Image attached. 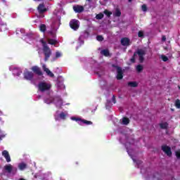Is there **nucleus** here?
Returning a JSON list of instances; mask_svg holds the SVG:
<instances>
[{
    "mask_svg": "<svg viewBox=\"0 0 180 180\" xmlns=\"http://www.w3.org/2000/svg\"><path fill=\"white\" fill-rule=\"evenodd\" d=\"M40 43L42 44L43 46V53L45 56L44 61H48L49 58H50V56H51V49H49V47L47 46V43L43 40V39H40Z\"/></svg>",
    "mask_w": 180,
    "mask_h": 180,
    "instance_id": "f257e3e1",
    "label": "nucleus"
},
{
    "mask_svg": "<svg viewBox=\"0 0 180 180\" xmlns=\"http://www.w3.org/2000/svg\"><path fill=\"white\" fill-rule=\"evenodd\" d=\"M63 12L60 11L55 10L53 12V22H55L56 25L59 27L61 25V15Z\"/></svg>",
    "mask_w": 180,
    "mask_h": 180,
    "instance_id": "f03ea898",
    "label": "nucleus"
},
{
    "mask_svg": "<svg viewBox=\"0 0 180 180\" xmlns=\"http://www.w3.org/2000/svg\"><path fill=\"white\" fill-rule=\"evenodd\" d=\"M147 53V49H137L136 52H134V56H139V63H144V56Z\"/></svg>",
    "mask_w": 180,
    "mask_h": 180,
    "instance_id": "7ed1b4c3",
    "label": "nucleus"
},
{
    "mask_svg": "<svg viewBox=\"0 0 180 180\" xmlns=\"http://www.w3.org/2000/svg\"><path fill=\"white\" fill-rule=\"evenodd\" d=\"M38 88L41 92H46V91H49L50 88H51V84L41 82L38 84Z\"/></svg>",
    "mask_w": 180,
    "mask_h": 180,
    "instance_id": "20e7f679",
    "label": "nucleus"
},
{
    "mask_svg": "<svg viewBox=\"0 0 180 180\" xmlns=\"http://www.w3.org/2000/svg\"><path fill=\"white\" fill-rule=\"evenodd\" d=\"M112 67L117 70V79H123V70H122V68L116 65H112Z\"/></svg>",
    "mask_w": 180,
    "mask_h": 180,
    "instance_id": "39448f33",
    "label": "nucleus"
},
{
    "mask_svg": "<svg viewBox=\"0 0 180 180\" xmlns=\"http://www.w3.org/2000/svg\"><path fill=\"white\" fill-rule=\"evenodd\" d=\"M71 120H74L75 122H81L82 123H84V124H86V126L93 124L92 122L88 121L86 120H82L81 117H72Z\"/></svg>",
    "mask_w": 180,
    "mask_h": 180,
    "instance_id": "423d86ee",
    "label": "nucleus"
},
{
    "mask_svg": "<svg viewBox=\"0 0 180 180\" xmlns=\"http://www.w3.org/2000/svg\"><path fill=\"white\" fill-rule=\"evenodd\" d=\"M163 153H165L168 157H172V151H171V147L163 145L161 147Z\"/></svg>",
    "mask_w": 180,
    "mask_h": 180,
    "instance_id": "0eeeda50",
    "label": "nucleus"
},
{
    "mask_svg": "<svg viewBox=\"0 0 180 180\" xmlns=\"http://www.w3.org/2000/svg\"><path fill=\"white\" fill-rule=\"evenodd\" d=\"M37 11L41 15L39 16V18H44V15L42 13H44V12L47 11V8L44 6V4H41L37 7Z\"/></svg>",
    "mask_w": 180,
    "mask_h": 180,
    "instance_id": "6e6552de",
    "label": "nucleus"
},
{
    "mask_svg": "<svg viewBox=\"0 0 180 180\" xmlns=\"http://www.w3.org/2000/svg\"><path fill=\"white\" fill-rule=\"evenodd\" d=\"M70 26L71 29H73V30H78L79 28V21L77 20H72L70 22Z\"/></svg>",
    "mask_w": 180,
    "mask_h": 180,
    "instance_id": "1a4fd4ad",
    "label": "nucleus"
},
{
    "mask_svg": "<svg viewBox=\"0 0 180 180\" xmlns=\"http://www.w3.org/2000/svg\"><path fill=\"white\" fill-rule=\"evenodd\" d=\"M34 74L32 72L27 71L24 73L25 79L28 81H32L33 79Z\"/></svg>",
    "mask_w": 180,
    "mask_h": 180,
    "instance_id": "9d476101",
    "label": "nucleus"
},
{
    "mask_svg": "<svg viewBox=\"0 0 180 180\" xmlns=\"http://www.w3.org/2000/svg\"><path fill=\"white\" fill-rule=\"evenodd\" d=\"M1 155L4 157V158L6 160V162H11V155H9V152H8V150H3L1 153Z\"/></svg>",
    "mask_w": 180,
    "mask_h": 180,
    "instance_id": "9b49d317",
    "label": "nucleus"
},
{
    "mask_svg": "<svg viewBox=\"0 0 180 180\" xmlns=\"http://www.w3.org/2000/svg\"><path fill=\"white\" fill-rule=\"evenodd\" d=\"M121 44L124 47H127L130 45V39L127 37H124L121 39Z\"/></svg>",
    "mask_w": 180,
    "mask_h": 180,
    "instance_id": "f8f14e48",
    "label": "nucleus"
},
{
    "mask_svg": "<svg viewBox=\"0 0 180 180\" xmlns=\"http://www.w3.org/2000/svg\"><path fill=\"white\" fill-rule=\"evenodd\" d=\"M73 10L76 13H81L82 12H84V6L79 5L74 6Z\"/></svg>",
    "mask_w": 180,
    "mask_h": 180,
    "instance_id": "ddd939ff",
    "label": "nucleus"
},
{
    "mask_svg": "<svg viewBox=\"0 0 180 180\" xmlns=\"http://www.w3.org/2000/svg\"><path fill=\"white\" fill-rule=\"evenodd\" d=\"M32 70L33 71V72H35V74H37V75H43V72H41L40 68L37 66H33L32 68Z\"/></svg>",
    "mask_w": 180,
    "mask_h": 180,
    "instance_id": "4468645a",
    "label": "nucleus"
},
{
    "mask_svg": "<svg viewBox=\"0 0 180 180\" xmlns=\"http://www.w3.org/2000/svg\"><path fill=\"white\" fill-rule=\"evenodd\" d=\"M42 68L44 71L46 72L47 75H49L51 78L54 77V74H53V72H51V71H50V70L46 67V65H43Z\"/></svg>",
    "mask_w": 180,
    "mask_h": 180,
    "instance_id": "2eb2a0df",
    "label": "nucleus"
},
{
    "mask_svg": "<svg viewBox=\"0 0 180 180\" xmlns=\"http://www.w3.org/2000/svg\"><path fill=\"white\" fill-rule=\"evenodd\" d=\"M53 102L56 105V106H61V105H63V100H61V98H60L59 97H55Z\"/></svg>",
    "mask_w": 180,
    "mask_h": 180,
    "instance_id": "dca6fc26",
    "label": "nucleus"
},
{
    "mask_svg": "<svg viewBox=\"0 0 180 180\" xmlns=\"http://www.w3.org/2000/svg\"><path fill=\"white\" fill-rule=\"evenodd\" d=\"M4 169L5 171H6V172H8V174L12 173V169H13V166L11 164L8 165H6L4 166Z\"/></svg>",
    "mask_w": 180,
    "mask_h": 180,
    "instance_id": "f3484780",
    "label": "nucleus"
},
{
    "mask_svg": "<svg viewBox=\"0 0 180 180\" xmlns=\"http://www.w3.org/2000/svg\"><path fill=\"white\" fill-rule=\"evenodd\" d=\"M18 168L20 171H24V169L27 168V165L25 162H21L18 165Z\"/></svg>",
    "mask_w": 180,
    "mask_h": 180,
    "instance_id": "a211bd4d",
    "label": "nucleus"
},
{
    "mask_svg": "<svg viewBox=\"0 0 180 180\" xmlns=\"http://www.w3.org/2000/svg\"><path fill=\"white\" fill-rule=\"evenodd\" d=\"M113 15L115 16V18H120V16H122V12L120 11V9L116 8Z\"/></svg>",
    "mask_w": 180,
    "mask_h": 180,
    "instance_id": "6ab92c4d",
    "label": "nucleus"
},
{
    "mask_svg": "<svg viewBox=\"0 0 180 180\" xmlns=\"http://www.w3.org/2000/svg\"><path fill=\"white\" fill-rule=\"evenodd\" d=\"M101 54L103 56H105V57H109L110 56V53H109V49H104L101 51Z\"/></svg>",
    "mask_w": 180,
    "mask_h": 180,
    "instance_id": "aec40b11",
    "label": "nucleus"
},
{
    "mask_svg": "<svg viewBox=\"0 0 180 180\" xmlns=\"http://www.w3.org/2000/svg\"><path fill=\"white\" fill-rule=\"evenodd\" d=\"M144 70V66H143V65H136V72H141L143 70Z\"/></svg>",
    "mask_w": 180,
    "mask_h": 180,
    "instance_id": "412c9836",
    "label": "nucleus"
},
{
    "mask_svg": "<svg viewBox=\"0 0 180 180\" xmlns=\"http://www.w3.org/2000/svg\"><path fill=\"white\" fill-rule=\"evenodd\" d=\"M128 86H131V88H136L139 86V84H137L136 82H128Z\"/></svg>",
    "mask_w": 180,
    "mask_h": 180,
    "instance_id": "4be33fe9",
    "label": "nucleus"
},
{
    "mask_svg": "<svg viewBox=\"0 0 180 180\" xmlns=\"http://www.w3.org/2000/svg\"><path fill=\"white\" fill-rule=\"evenodd\" d=\"M45 103H47L48 105L50 103H53L54 102V98L53 97H49L48 98H46L44 100Z\"/></svg>",
    "mask_w": 180,
    "mask_h": 180,
    "instance_id": "5701e85b",
    "label": "nucleus"
},
{
    "mask_svg": "<svg viewBox=\"0 0 180 180\" xmlns=\"http://www.w3.org/2000/svg\"><path fill=\"white\" fill-rule=\"evenodd\" d=\"M122 123L127 125L130 123V120L128 117H124L122 118Z\"/></svg>",
    "mask_w": 180,
    "mask_h": 180,
    "instance_id": "b1692460",
    "label": "nucleus"
},
{
    "mask_svg": "<svg viewBox=\"0 0 180 180\" xmlns=\"http://www.w3.org/2000/svg\"><path fill=\"white\" fill-rule=\"evenodd\" d=\"M57 87L60 88V89H65V86L64 85V84L61 82H58L57 83Z\"/></svg>",
    "mask_w": 180,
    "mask_h": 180,
    "instance_id": "393cba45",
    "label": "nucleus"
},
{
    "mask_svg": "<svg viewBox=\"0 0 180 180\" xmlns=\"http://www.w3.org/2000/svg\"><path fill=\"white\" fill-rule=\"evenodd\" d=\"M160 129H167L168 122L160 123Z\"/></svg>",
    "mask_w": 180,
    "mask_h": 180,
    "instance_id": "a878e982",
    "label": "nucleus"
},
{
    "mask_svg": "<svg viewBox=\"0 0 180 180\" xmlns=\"http://www.w3.org/2000/svg\"><path fill=\"white\" fill-rule=\"evenodd\" d=\"M39 30H40L41 32H43V33H44V32H46V25L41 24V25L39 26Z\"/></svg>",
    "mask_w": 180,
    "mask_h": 180,
    "instance_id": "bb28decb",
    "label": "nucleus"
},
{
    "mask_svg": "<svg viewBox=\"0 0 180 180\" xmlns=\"http://www.w3.org/2000/svg\"><path fill=\"white\" fill-rule=\"evenodd\" d=\"M96 18L98 20H101V19H103V13H98V15H96Z\"/></svg>",
    "mask_w": 180,
    "mask_h": 180,
    "instance_id": "cd10ccee",
    "label": "nucleus"
},
{
    "mask_svg": "<svg viewBox=\"0 0 180 180\" xmlns=\"http://www.w3.org/2000/svg\"><path fill=\"white\" fill-rule=\"evenodd\" d=\"M22 74V71L18 70H13V75H17V77H19Z\"/></svg>",
    "mask_w": 180,
    "mask_h": 180,
    "instance_id": "c85d7f7f",
    "label": "nucleus"
},
{
    "mask_svg": "<svg viewBox=\"0 0 180 180\" xmlns=\"http://www.w3.org/2000/svg\"><path fill=\"white\" fill-rule=\"evenodd\" d=\"M174 105H175V106H176V108L177 109H180V100H179V99H176V100L175 101Z\"/></svg>",
    "mask_w": 180,
    "mask_h": 180,
    "instance_id": "c756f323",
    "label": "nucleus"
},
{
    "mask_svg": "<svg viewBox=\"0 0 180 180\" xmlns=\"http://www.w3.org/2000/svg\"><path fill=\"white\" fill-rule=\"evenodd\" d=\"M104 13H105V15H106V16H108V18H110V15H112V12H110L108 10H105Z\"/></svg>",
    "mask_w": 180,
    "mask_h": 180,
    "instance_id": "7c9ffc66",
    "label": "nucleus"
},
{
    "mask_svg": "<svg viewBox=\"0 0 180 180\" xmlns=\"http://www.w3.org/2000/svg\"><path fill=\"white\" fill-rule=\"evenodd\" d=\"M48 43H49V44H57V41L56 40H55V39H49V41H48Z\"/></svg>",
    "mask_w": 180,
    "mask_h": 180,
    "instance_id": "2f4dec72",
    "label": "nucleus"
},
{
    "mask_svg": "<svg viewBox=\"0 0 180 180\" xmlns=\"http://www.w3.org/2000/svg\"><path fill=\"white\" fill-rule=\"evenodd\" d=\"M110 106H112V102H110V101H108L105 104L106 109H109V108H110Z\"/></svg>",
    "mask_w": 180,
    "mask_h": 180,
    "instance_id": "473e14b6",
    "label": "nucleus"
},
{
    "mask_svg": "<svg viewBox=\"0 0 180 180\" xmlns=\"http://www.w3.org/2000/svg\"><path fill=\"white\" fill-rule=\"evenodd\" d=\"M96 40H98V41H103V37L102 35H98Z\"/></svg>",
    "mask_w": 180,
    "mask_h": 180,
    "instance_id": "72a5a7b5",
    "label": "nucleus"
},
{
    "mask_svg": "<svg viewBox=\"0 0 180 180\" xmlns=\"http://www.w3.org/2000/svg\"><path fill=\"white\" fill-rule=\"evenodd\" d=\"M130 62L132 63V64H134V63H136V56H134V53L132 58L130 59Z\"/></svg>",
    "mask_w": 180,
    "mask_h": 180,
    "instance_id": "f704fd0d",
    "label": "nucleus"
},
{
    "mask_svg": "<svg viewBox=\"0 0 180 180\" xmlns=\"http://www.w3.org/2000/svg\"><path fill=\"white\" fill-rule=\"evenodd\" d=\"M141 9H142L143 12H147V5H146V4L142 5Z\"/></svg>",
    "mask_w": 180,
    "mask_h": 180,
    "instance_id": "c9c22d12",
    "label": "nucleus"
},
{
    "mask_svg": "<svg viewBox=\"0 0 180 180\" xmlns=\"http://www.w3.org/2000/svg\"><path fill=\"white\" fill-rule=\"evenodd\" d=\"M161 58H162V61H165V62L168 61V57L165 56V55H162Z\"/></svg>",
    "mask_w": 180,
    "mask_h": 180,
    "instance_id": "e433bc0d",
    "label": "nucleus"
},
{
    "mask_svg": "<svg viewBox=\"0 0 180 180\" xmlns=\"http://www.w3.org/2000/svg\"><path fill=\"white\" fill-rule=\"evenodd\" d=\"M175 155H176L177 160H180V150H176L175 152Z\"/></svg>",
    "mask_w": 180,
    "mask_h": 180,
    "instance_id": "4c0bfd02",
    "label": "nucleus"
},
{
    "mask_svg": "<svg viewBox=\"0 0 180 180\" xmlns=\"http://www.w3.org/2000/svg\"><path fill=\"white\" fill-rule=\"evenodd\" d=\"M138 37H144V32H143V31H139V32H138Z\"/></svg>",
    "mask_w": 180,
    "mask_h": 180,
    "instance_id": "58836bf2",
    "label": "nucleus"
},
{
    "mask_svg": "<svg viewBox=\"0 0 180 180\" xmlns=\"http://www.w3.org/2000/svg\"><path fill=\"white\" fill-rule=\"evenodd\" d=\"M66 116L67 115L65 113H60L59 115V117H60V119H63V120L65 119Z\"/></svg>",
    "mask_w": 180,
    "mask_h": 180,
    "instance_id": "ea45409f",
    "label": "nucleus"
},
{
    "mask_svg": "<svg viewBox=\"0 0 180 180\" xmlns=\"http://www.w3.org/2000/svg\"><path fill=\"white\" fill-rule=\"evenodd\" d=\"M60 57H61V53H60L59 51H57L56 53V58H60Z\"/></svg>",
    "mask_w": 180,
    "mask_h": 180,
    "instance_id": "a19ab883",
    "label": "nucleus"
},
{
    "mask_svg": "<svg viewBox=\"0 0 180 180\" xmlns=\"http://www.w3.org/2000/svg\"><path fill=\"white\" fill-rule=\"evenodd\" d=\"M11 172H13V174H16V172H18V168L13 167V169Z\"/></svg>",
    "mask_w": 180,
    "mask_h": 180,
    "instance_id": "79ce46f5",
    "label": "nucleus"
},
{
    "mask_svg": "<svg viewBox=\"0 0 180 180\" xmlns=\"http://www.w3.org/2000/svg\"><path fill=\"white\" fill-rule=\"evenodd\" d=\"M112 102L113 103H116V97L115 96H112Z\"/></svg>",
    "mask_w": 180,
    "mask_h": 180,
    "instance_id": "37998d69",
    "label": "nucleus"
},
{
    "mask_svg": "<svg viewBox=\"0 0 180 180\" xmlns=\"http://www.w3.org/2000/svg\"><path fill=\"white\" fill-rule=\"evenodd\" d=\"M167 40V37L165 36L162 37V41H165Z\"/></svg>",
    "mask_w": 180,
    "mask_h": 180,
    "instance_id": "c03bdc74",
    "label": "nucleus"
},
{
    "mask_svg": "<svg viewBox=\"0 0 180 180\" xmlns=\"http://www.w3.org/2000/svg\"><path fill=\"white\" fill-rule=\"evenodd\" d=\"M4 137V136H0V140H2V138Z\"/></svg>",
    "mask_w": 180,
    "mask_h": 180,
    "instance_id": "a18cd8bd",
    "label": "nucleus"
},
{
    "mask_svg": "<svg viewBox=\"0 0 180 180\" xmlns=\"http://www.w3.org/2000/svg\"><path fill=\"white\" fill-rule=\"evenodd\" d=\"M18 180H26V179H23V178H20V179H19Z\"/></svg>",
    "mask_w": 180,
    "mask_h": 180,
    "instance_id": "49530a36",
    "label": "nucleus"
},
{
    "mask_svg": "<svg viewBox=\"0 0 180 180\" xmlns=\"http://www.w3.org/2000/svg\"><path fill=\"white\" fill-rule=\"evenodd\" d=\"M137 164H141V161L138 162Z\"/></svg>",
    "mask_w": 180,
    "mask_h": 180,
    "instance_id": "de8ad7c7",
    "label": "nucleus"
},
{
    "mask_svg": "<svg viewBox=\"0 0 180 180\" xmlns=\"http://www.w3.org/2000/svg\"><path fill=\"white\" fill-rule=\"evenodd\" d=\"M131 1H133V0H128V2H131Z\"/></svg>",
    "mask_w": 180,
    "mask_h": 180,
    "instance_id": "09e8293b",
    "label": "nucleus"
},
{
    "mask_svg": "<svg viewBox=\"0 0 180 180\" xmlns=\"http://www.w3.org/2000/svg\"><path fill=\"white\" fill-rule=\"evenodd\" d=\"M34 1H41V0H34Z\"/></svg>",
    "mask_w": 180,
    "mask_h": 180,
    "instance_id": "8fccbe9b",
    "label": "nucleus"
},
{
    "mask_svg": "<svg viewBox=\"0 0 180 180\" xmlns=\"http://www.w3.org/2000/svg\"><path fill=\"white\" fill-rule=\"evenodd\" d=\"M77 165H78V162H76Z\"/></svg>",
    "mask_w": 180,
    "mask_h": 180,
    "instance_id": "3c124183",
    "label": "nucleus"
},
{
    "mask_svg": "<svg viewBox=\"0 0 180 180\" xmlns=\"http://www.w3.org/2000/svg\"><path fill=\"white\" fill-rule=\"evenodd\" d=\"M4 2H5V0H3Z\"/></svg>",
    "mask_w": 180,
    "mask_h": 180,
    "instance_id": "603ef678",
    "label": "nucleus"
},
{
    "mask_svg": "<svg viewBox=\"0 0 180 180\" xmlns=\"http://www.w3.org/2000/svg\"><path fill=\"white\" fill-rule=\"evenodd\" d=\"M79 124H80V125H81L82 124H81V123H79Z\"/></svg>",
    "mask_w": 180,
    "mask_h": 180,
    "instance_id": "864d4df0",
    "label": "nucleus"
}]
</instances>
